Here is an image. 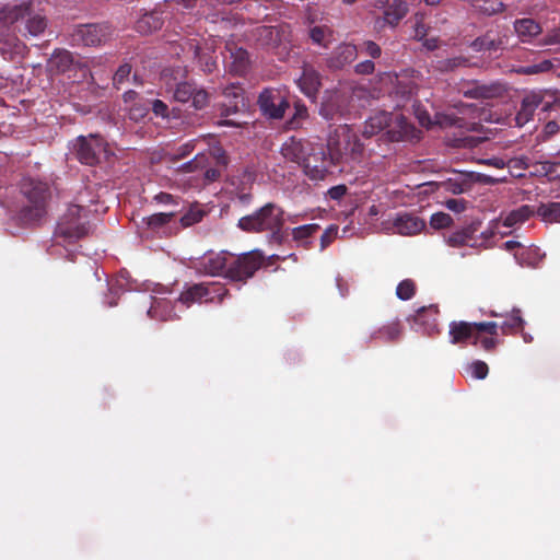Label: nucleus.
<instances>
[{"instance_id": "680f3d73", "label": "nucleus", "mask_w": 560, "mask_h": 560, "mask_svg": "<svg viewBox=\"0 0 560 560\" xmlns=\"http://www.w3.org/2000/svg\"><path fill=\"white\" fill-rule=\"evenodd\" d=\"M541 170L550 179L560 177V162L546 161L541 163Z\"/></svg>"}, {"instance_id": "338daca9", "label": "nucleus", "mask_w": 560, "mask_h": 560, "mask_svg": "<svg viewBox=\"0 0 560 560\" xmlns=\"http://www.w3.org/2000/svg\"><path fill=\"white\" fill-rule=\"evenodd\" d=\"M375 70V63L372 60H364L355 65L354 71L358 74H372Z\"/></svg>"}, {"instance_id": "a19ab883", "label": "nucleus", "mask_w": 560, "mask_h": 560, "mask_svg": "<svg viewBox=\"0 0 560 560\" xmlns=\"http://www.w3.org/2000/svg\"><path fill=\"white\" fill-rule=\"evenodd\" d=\"M132 71V67L130 63L125 62L118 67L116 72L113 75V85L115 89L120 90L122 84H125Z\"/></svg>"}, {"instance_id": "13d9d810", "label": "nucleus", "mask_w": 560, "mask_h": 560, "mask_svg": "<svg viewBox=\"0 0 560 560\" xmlns=\"http://www.w3.org/2000/svg\"><path fill=\"white\" fill-rule=\"evenodd\" d=\"M468 60L464 57H454L440 61V69L442 71H453L458 67L466 66Z\"/></svg>"}, {"instance_id": "f3484780", "label": "nucleus", "mask_w": 560, "mask_h": 560, "mask_svg": "<svg viewBox=\"0 0 560 560\" xmlns=\"http://www.w3.org/2000/svg\"><path fill=\"white\" fill-rule=\"evenodd\" d=\"M231 253L220 252V253H210L206 255L200 265L205 273L210 276H222L225 278V275L229 271Z\"/></svg>"}, {"instance_id": "58836bf2", "label": "nucleus", "mask_w": 560, "mask_h": 560, "mask_svg": "<svg viewBox=\"0 0 560 560\" xmlns=\"http://www.w3.org/2000/svg\"><path fill=\"white\" fill-rule=\"evenodd\" d=\"M195 90L196 86L191 82H179L174 90V98L177 102L186 103L191 98Z\"/></svg>"}, {"instance_id": "69168bd1", "label": "nucleus", "mask_w": 560, "mask_h": 560, "mask_svg": "<svg viewBox=\"0 0 560 560\" xmlns=\"http://www.w3.org/2000/svg\"><path fill=\"white\" fill-rule=\"evenodd\" d=\"M544 45H560V26L546 33L542 38Z\"/></svg>"}, {"instance_id": "2f4dec72", "label": "nucleus", "mask_w": 560, "mask_h": 560, "mask_svg": "<svg viewBox=\"0 0 560 560\" xmlns=\"http://www.w3.org/2000/svg\"><path fill=\"white\" fill-rule=\"evenodd\" d=\"M475 229L471 226L464 228L451 233L446 240L447 244L452 247H460L468 245L474 240Z\"/></svg>"}, {"instance_id": "5fc2aeb1", "label": "nucleus", "mask_w": 560, "mask_h": 560, "mask_svg": "<svg viewBox=\"0 0 560 560\" xmlns=\"http://www.w3.org/2000/svg\"><path fill=\"white\" fill-rule=\"evenodd\" d=\"M208 163V156L206 154H197L191 161L183 165L184 172H195L199 168L206 167Z\"/></svg>"}, {"instance_id": "4468645a", "label": "nucleus", "mask_w": 560, "mask_h": 560, "mask_svg": "<svg viewBox=\"0 0 560 560\" xmlns=\"http://www.w3.org/2000/svg\"><path fill=\"white\" fill-rule=\"evenodd\" d=\"M358 54V46L351 43H341L326 58V66L334 71L341 70L353 62Z\"/></svg>"}, {"instance_id": "393cba45", "label": "nucleus", "mask_w": 560, "mask_h": 560, "mask_svg": "<svg viewBox=\"0 0 560 560\" xmlns=\"http://www.w3.org/2000/svg\"><path fill=\"white\" fill-rule=\"evenodd\" d=\"M402 325L399 319H395L383 325L370 336V341L380 340L383 342H395L402 336Z\"/></svg>"}, {"instance_id": "20e7f679", "label": "nucleus", "mask_w": 560, "mask_h": 560, "mask_svg": "<svg viewBox=\"0 0 560 560\" xmlns=\"http://www.w3.org/2000/svg\"><path fill=\"white\" fill-rule=\"evenodd\" d=\"M448 337L452 345H478L479 334L498 336L499 325L497 322L470 323L465 320H453L448 326Z\"/></svg>"}, {"instance_id": "9b49d317", "label": "nucleus", "mask_w": 560, "mask_h": 560, "mask_svg": "<svg viewBox=\"0 0 560 560\" xmlns=\"http://www.w3.org/2000/svg\"><path fill=\"white\" fill-rule=\"evenodd\" d=\"M347 112V100L343 94L338 91H328L325 93L319 115L326 120H336L341 118Z\"/></svg>"}, {"instance_id": "49530a36", "label": "nucleus", "mask_w": 560, "mask_h": 560, "mask_svg": "<svg viewBox=\"0 0 560 560\" xmlns=\"http://www.w3.org/2000/svg\"><path fill=\"white\" fill-rule=\"evenodd\" d=\"M453 223V219L448 213L436 212L431 215L430 226L434 230L448 228Z\"/></svg>"}, {"instance_id": "0eeeda50", "label": "nucleus", "mask_w": 560, "mask_h": 560, "mask_svg": "<svg viewBox=\"0 0 560 560\" xmlns=\"http://www.w3.org/2000/svg\"><path fill=\"white\" fill-rule=\"evenodd\" d=\"M257 104L262 116L277 120L283 118L290 106L285 92L275 88L264 89L258 96Z\"/></svg>"}, {"instance_id": "a18cd8bd", "label": "nucleus", "mask_w": 560, "mask_h": 560, "mask_svg": "<svg viewBox=\"0 0 560 560\" xmlns=\"http://www.w3.org/2000/svg\"><path fill=\"white\" fill-rule=\"evenodd\" d=\"M393 3L396 4V8L393 12L386 11V20L390 24H397L406 14H407V4L402 1L393 0Z\"/></svg>"}, {"instance_id": "6e6552de", "label": "nucleus", "mask_w": 560, "mask_h": 560, "mask_svg": "<svg viewBox=\"0 0 560 560\" xmlns=\"http://www.w3.org/2000/svg\"><path fill=\"white\" fill-rule=\"evenodd\" d=\"M459 92L466 98L491 101L503 97L508 89L505 84L499 81L481 82L475 80L463 84Z\"/></svg>"}, {"instance_id": "4be33fe9", "label": "nucleus", "mask_w": 560, "mask_h": 560, "mask_svg": "<svg viewBox=\"0 0 560 560\" xmlns=\"http://www.w3.org/2000/svg\"><path fill=\"white\" fill-rule=\"evenodd\" d=\"M26 46L15 36L0 37V54L7 60H16L24 56Z\"/></svg>"}, {"instance_id": "f257e3e1", "label": "nucleus", "mask_w": 560, "mask_h": 560, "mask_svg": "<svg viewBox=\"0 0 560 560\" xmlns=\"http://www.w3.org/2000/svg\"><path fill=\"white\" fill-rule=\"evenodd\" d=\"M284 222V210L275 202H267L250 214L238 219L237 228L245 233L266 232L271 240L280 242Z\"/></svg>"}, {"instance_id": "bf43d9fd", "label": "nucleus", "mask_w": 560, "mask_h": 560, "mask_svg": "<svg viewBox=\"0 0 560 560\" xmlns=\"http://www.w3.org/2000/svg\"><path fill=\"white\" fill-rule=\"evenodd\" d=\"M472 376L477 380H483L487 377L489 368L486 362L477 360L470 364Z\"/></svg>"}, {"instance_id": "473e14b6", "label": "nucleus", "mask_w": 560, "mask_h": 560, "mask_svg": "<svg viewBox=\"0 0 560 560\" xmlns=\"http://www.w3.org/2000/svg\"><path fill=\"white\" fill-rule=\"evenodd\" d=\"M177 214V211L159 212L149 217H144L142 222L152 230L161 229L168 224Z\"/></svg>"}, {"instance_id": "3c124183", "label": "nucleus", "mask_w": 560, "mask_h": 560, "mask_svg": "<svg viewBox=\"0 0 560 560\" xmlns=\"http://www.w3.org/2000/svg\"><path fill=\"white\" fill-rule=\"evenodd\" d=\"M248 66V54L244 49H238L235 52V60L232 66V70L238 74H243L247 70Z\"/></svg>"}, {"instance_id": "c03bdc74", "label": "nucleus", "mask_w": 560, "mask_h": 560, "mask_svg": "<svg viewBox=\"0 0 560 560\" xmlns=\"http://www.w3.org/2000/svg\"><path fill=\"white\" fill-rule=\"evenodd\" d=\"M91 77L90 68L81 62H74L72 58V83L86 81Z\"/></svg>"}, {"instance_id": "8fccbe9b", "label": "nucleus", "mask_w": 560, "mask_h": 560, "mask_svg": "<svg viewBox=\"0 0 560 560\" xmlns=\"http://www.w3.org/2000/svg\"><path fill=\"white\" fill-rule=\"evenodd\" d=\"M149 106H150L149 101H147V102L138 101V103H133L132 105H130V107H129L130 119L139 120V119L144 118L147 116V114L149 113Z\"/></svg>"}, {"instance_id": "2eb2a0df", "label": "nucleus", "mask_w": 560, "mask_h": 560, "mask_svg": "<svg viewBox=\"0 0 560 560\" xmlns=\"http://www.w3.org/2000/svg\"><path fill=\"white\" fill-rule=\"evenodd\" d=\"M70 220L62 217L56 226L51 238L50 254L68 258L70 250Z\"/></svg>"}, {"instance_id": "f704fd0d", "label": "nucleus", "mask_w": 560, "mask_h": 560, "mask_svg": "<svg viewBox=\"0 0 560 560\" xmlns=\"http://www.w3.org/2000/svg\"><path fill=\"white\" fill-rule=\"evenodd\" d=\"M307 118H308L307 107L303 103L296 102L294 104V114L289 120H287L285 128L289 130H296L302 127L303 122Z\"/></svg>"}, {"instance_id": "774afa93", "label": "nucleus", "mask_w": 560, "mask_h": 560, "mask_svg": "<svg viewBox=\"0 0 560 560\" xmlns=\"http://www.w3.org/2000/svg\"><path fill=\"white\" fill-rule=\"evenodd\" d=\"M348 188L346 185L340 184L328 189L327 196L332 200H340L346 196Z\"/></svg>"}, {"instance_id": "0e129e2a", "label": "nucleus", "mask_w": 560, "mask_h": 560, "mask_svg": "<svg viewBox=\"0 0 560 560\" xmlns=\"http://www.w3.org/2000/svg\"><path fill=\"white\" fill-rule=\"evenodd\" d=\"M152 112L155 116H160L162 118L168 117V106L161 100H154L150 102Z\"/></svg>"}, {"instance_id": "72a5a7b5", "label": "nucleus", "mask_w": 560, "mask_h": 560, "mask_svg": "<svg viewBox=\"0 0 560 560\" xmlns=\"http://www.w3.org/2000/svg\"><path fill=\"white\" fill-rule=\"evenodd\" d=\"M534 214V210L530 206L524 205L520 208L511 211L505 220L504 225L506 226H514L516 224L523 223L527 221L532 215Z\"/></svg>"}, {"instance_id": "c85d7f7f", "label": "nucleus", "mask_w": 560, "mask_h": 560, "mask_svg": "<svg viewBox=\"0 0 560 560\" xmlns=\"http://www.w3.org/2000/svg\"><path fill=\"white\" fill-rule=\"evenodd\" d=\"M556 68V63L552 60L544 59L539 62L528 65V66H520L514 71L517 74L523 75H533L538 73H546L553 71Z\"/></svg>"}, {"instance_id": "864d4df0", "label": "nucleus", "mask_w": 560, "mask_h": 560, "mask_svg": "<svg viewBox=\"0 0 560 560\" xmlns=\"http://www.w3.org/2000/svg\"><path fill=\"white\" fill-rule=\"evenodd\" d=\"M203 211L198 209H190L180 218V223L184 228L191 226L202 220Z\"/></svg>"}, {"instance_id": "a878e982", "label": "nucleus", "mask_w": 560, "mask_h": 560, "mask_svg": "<svg viewBox=\"0 0 560 560\" xmlns=\"http://www.w3.org/2000/svg\"><path fill=\"white\" fill-rule=\"evenodd\" d=\"M389 121V113L378 112L365 120L361 133L364 138L369 139L378 135L381 131H386V126Z\"/></svg>"}, {"instance_id": "ea45409f", "label": "nucleus", "mask_w": 560, "mask_h": 560, "mask_svg": "<svg viewBox=\"0 0 560 560\" xmlns=\"http://www.w3.org/2000/svg\"><path fill=\"white\" fill-rule=\"evenodd\" d=\"M417 285L413 280L405 279L396 288V295L399 300L408 301L416 294Z\"/></svg>"}, {"instance_id": "de8ad7c7", "label": "nucleus", "mask_w": 560, "mask_h": 560, "mask_svg": "<svg viewBox=\"0 0 560 560\" xmlns=\"http://www.w3.org/2000/svg\"><path fill=\"white\" fill-rule=\"evenodd\" d=\"M536 109H534V107H532L529 104H528V101L525 100V97L522 100V103H521V107L516 114V122L517 125L520 126H523L524 124H526L528 120H530L534 116V113H535Z\"/></svg>"}, {"instance_id": "a211bd4d", "label": "nucleus", "mask_w": 560, "mask_h": 560, "mask_svg": "<svg viewBox=\"0 0 560 560\" xmlns=\"http://www.w3.org/2000/svg\"><path fill=\"white\" fill-rule=\"evenodd\" d=\"M439 307L435 304L422 306L413 315L416 324L423 326L429 335L435 334L438 329Z\"/></svg>"}, {"instance_id": "c9c22d12", "label": "nucleus", "mask_w": 560, "mask_h": 560, "mask_svg": "<svg viewBox=\"0 0 560 560\" xmlns=\"http://www.w3.org/2000/svg\"><path fill=\"white\" fill-rule=\"evenodd\" d=\"M170 302L165 300L154 299L150 308L148 310V315L151 318L159 320H167L170 318Z\"/></svg>"}, {"instance_id": "5701e85b", "label": "nucleus", "mask_w": 560, "mask_h": 560, "mask_svg": "<svg viewBox=\"0 0 560 560\" xmlns=\"http://www.w3.org/2000/svg\"><path fill=\"white\" fill-rule=\"evenodd\" d=\"M298 84L306 96L313 97L320 88V74L312 67H304Z\"/></svg>"}, {"instance_id": "b1692460", "label": "nucleus", "mask_w": 560, "mask_h": 560, "mask_svg": "<svg viewBox=\"0 0 560 560\" xmlns=\"http://www.w3.org/2000/svg\"><path fill=\"white\" fill-rule=\"evenodd\" d=\"M86 213L84 207L72 203V238H81L90 233L91 223Z\"/></svg>"}, {"instance_id": "603ef678", "label": "nucleus", "mask_w": 560, "mask_h": 560, "mask_svg": "<svg viewBox=\"0 0 560 560\" xmlns=\"http://www.w3.org/2000/svg\"><path fill=\"white\" fill-rule=\"evenodd\" d=\"M358 49L373 59L380 58L382 55L381 46L373 40H364Z\"/></svg>"}, {"instance_id": "aec40b11", "label": "nucleus", "mask_w": 560, "mask_h": 560, "mask_svg": "<svg viewBox=\"0 0 560 560\" xmlns=\"http://www.w3.org/2000/svg\"><path fill=\"white\" fill-rule=\"evenodd\" d=\"M164 23L162 12L150 11L143 13L135 24V30L142 34L148 35L162 28Z\"/></svg>"}, {"instance_id": "09e8293b", "label": "nucleus", "mask_w": 560, "mask_h": 560, "mask_svg": "<svg viewBox=\"0 0 560 560\" xmlns=\"http://www.w3.org/2000/svg\"><path fill=\"white\" fill-rule=\"evenodd\" d=\"M444 189L454 195H459L468 190L470 183L468 180H458L450 178L443 183Z\"/></svg>"}, {"instance_id": "4c0bfd02", "label": "nucleus", "mask_w": 560, "mask_h": 560, "mask_svg": "<svg viewBox=\"0 0 560 560\" xmlns=\"http://www.w3.org/2000/svg\"><path fill=\"white\" fill-rule=\"evenodd\" d=\"M500 44H501V40L494 38L491 35V33H487L483 36L476 38L472 42L471 47L476 51H482V50L491 51V50H497L499 48Z\"/></svg>"}, {"instance_id": "4d7b16f0", "label": "nucleus", "mask_w": 560, "mask_h": 560, "mask_svg": "<svg viewBox=\"0 0 560 560\" xmlns=\"http://www.w3.org/2000/svg\"><path fill=\"white\" fill-rule=\"evenodd\" d=\"M192 106L196 109H202L205 108L209 103V94L203 89H197L195 90L192 96H191Z\"/></svg>"}, {"instance_id": "e2e57ef3", "label": "nucleus", "mask_w": 560, "mask_h": 560, "mask_svg": "<svg viewBox=\"0 0 560 560\" xmlns=\"http://www.w3.org/2000/svg\"><path fill=\"white\" fill-rule=\"evenodd\" d=\"M478 343L481 346L483 350L492 351L498 346L499 340L497 339V336L489 335L482 337L481 334H479Z\"/></svg>"}, {"instance_id": "6e6d98bb", "label": "nucleus", "mask_w": 560, "mask_h": 560, "mask_svg": "<svg viewBox=\"0 0 560 560\" xmlns=\"http://www.w3.org/2000/svg\"><path fill=\"white\" fill-rule=\"evenodd\" d=\"M328 33L329 30L326 26H314L310 30V37L313 40V43L320 45L323 47H327L325 38Z\"/></svg>"}, {"instance_id": "ddd939ff", "label": "nucleus", "mask_w": 560, "mask_h": 560, "mask_svg": "<svg viewBox=\"0 0 560 560\" xmlns=\"http://www.w3.org/2000/svg\"><path fill=\"white\" fill-rule=\"evenodd\" d=\"M313 148V144L307 140L290 137L282 143L280 153L287 161L301 166Z\"/></svg>"}, {"instance_id": "6ab92c4d", "label": "nucleus", "mask_w": 560, "mask_h": 560, "mask_svg": "<svg viewBox=\"0 0 560 560\" xmlns=\"http://www.w3.org/2000/svg\"><path fill=\"white\" fill-rule=\"evenodd\" d=\"M394 226L401 235H415L425 228V222L419 217L405 213L396 218Z\"/></svg>"}, {"instance_id": "7ed1b4c3", "label": "nucleus", "mask_w": 560, "mask_h": 560, "mask_svg": "<svg viewBox=\"0 0 560 560\" xmlns=\"http://www.w3.org/2000/svg\"><path fill=\"white\" fill-rule=\"evenodd\" d=\"M21 191L26 203L20 210L19 219L23 224H34L46 214L48 186L43 182L27 178L23 180Z\"/></svg>"}, {"instance_id": "9d476101", "label": "nucleus", "mask_w": 560, "mask_h": 560, "mask_svg": "<svg viewBox=\"0 0 560 560\" xmlns=\"http://www.w3.org/2000/svg\"><path fill=\"white\" fill-rule=\"evenodd\" d=\"M105 151L102 138L90 135L88 138L80 136L77 140V158L85 165L93 166L98 163L100 155Z\"/></svg>"}, {"instance_id": "37998d69", "label": "nucleus", "mask_w": 560, "mask_h": 560, "mask_svg": "<svg viewBox=\"0 0 560 560\" xmlns=\"http://www.w3.org/2000/svg\"><path fill=\"white\" fill-rule=\"evenodd\" d=\"M319 230V225L316 223H310L294 228L292 230V236L295 241H304L314 235Z\"/></svg>"}, {"instance_id": "f03ea898", "label": "nucleus", "mask_w": 560, "mask_h": 560, "mask_svg": "<svg viewBox=\"0 0 560 560\" xmlns=\"http://www.w3.org/2000/svg\"><path fill=\"white\" fill-rule=\"evenodd\" d=\"M0 24L3 27L14 26L24 35L38 36L46 26V20L34 10L31 3L7 5L0 9Z\"/></svg>"}, {"instance_id": "bb28decb", "label": "nucleus", "mask_w": 560, "mask_h": 560, "mask_svg": "<svg viewBox=\"0 0 560 560\" xmlns=\"http://www.w3.org/2000/svg\"><path fill=\"white\" fill-rule=\"evenodd\" d=\"M506 317V320L499 326L503 335H515L524 330L525 320L520 308L514 307Z\"/></svg>"}, {"instance_id": "412c9836", "label": "nucleus", "mask_w": 560, "mask_h": 560, "mask_svg": "<svg viewBox=\"0 0 560 560\" xmlns=\"http://www.w3.org/2000/svg\"><path fill=\"white\" fill-rule=\"evenodd\" d=\"M514 31L523 43H529L541 34L542 27L534 19L524 18L515 20Z\"/></svg>"}, {"instance_id": "f8f14e48", "label": "nucleus", "mask_w": 560, "mask_h": 560, "mask_svg": "<svg viewBox=\"0 0 560 560\" xmlns=\"http://www.w3.org/2000/svg\"><path fill=\"white\" fill-rule=\"evenodd\" d=\"M304 173L313 180L324 179L328 173V164L323 148H313L305 161L301 164Z\"/></svg>"}, {"instance_id": "1a4fd4ad", "label": "nucleus", "mask_w": 560, "mask_h": 560, "mask_svg": "<svg viewBox=\"0 0 560 560\" xmlns=\"http://www.w3.org/2000/svg\"><path fill=\"white\" fill-rule=\"evenodd\" d=\"M420 131L410 124L404 116L389 114V121L384 136L390 142L417 141L420 139Z\"/></svg>"}, {"instance_id": "79ce46f5", "label": "nucleus", "mask_w": 560, "mask_h": 560, "mask_svg": "<svg viewBox=\"0 0 560 560\" xmlns=\"http://www.w3.org/2000/svg\"><path fill=\"white\" fill-rule=\"evenodd\" d=\"M258 39L266 45H275L278 42L279 32L272 26H260L257 28Z\"/></svg>"}, {"instance_id": "7c9ffc66", "label": "nucleus", "mask_w": 560, "mask_h": 560, "mask_svg": "<svg viewBox=\"0 0 560 560\" xmlns=\"http://www.w3.org/2000/svg\"><path fill=\"white\" fill-rule=\"evenodd\" d=\"M537 214L547 223H560V202L541 203Z\"/></svg>"}, {"instance_id": "c756f323", "label": "nucleus", "mask_w": 560, "mask_h": 560, "mask_svg": "<svg viewBox=\"0 0 560 560\" xmlns=\"http://www.w3.org/2000/svg\"><path fill=\"white\" fill-rule=\"evenodd\" d=\"M207 289L206 303H222L229 296V290L221 282H203Z\"/></svg>"}, {"instance_id": "39448f33", "label": "nucleus", "mask_w": 560, "mask_h": 560, "mask_svg": "<svg viewBox=\"0 0 560 560\" xmlns=\"http://www.w3.org/2000/svg\"><path fill=\"white\" fill-rule=\"evenodd\" d=\"M265 259V255L259 249H254L241 255L232 254L225 279L232 282L245 283L261 268Z\"/></svg>"}, {"instance_id": "dca6fc26", "label": "nucleus", "mask_w": 560, "mask_h": 560, "mask_svg": "<svg viewBox=\"0 0 560 560\" xmlns=\"http://www.w3.org/2000/svg\"><path fill=\"white\" fill-rule=\"evenodd\" d=\"M223 95L228 102L222 105V116L246 110L247 101L244 89L240 84H230L223 90Z\"/></svg>"}, {"instance_id": "423d86ee", "label": "nucleus", "mask_w": 560, "mask_h": 560, "mask_svg": "<svg viewBox=\"0 0 560 560\" xmlns=\"http://www.w3.org/2000/svg\"><path fill=\"white\" fill-rule=\"evenodd\" d=\"M113 35L107 23L78 24L72 30V45L100 46Z\"/></svg>"}, {"instance_id": "cd10ccee", "label": "nucleus", "mask_w": 560, "mask_h": 560, "mask_svg": "<svg viewBox=\"0 0 560 560\" xmlns=\"http://www.w3.org/2000/svg\"><path fill=\"white\" fill-rule=\"evenodd\" d=\"M207 289L203 282L195 283L187 287L179 295L178 300L186 305H190L192 303H206Z\"/></svg>"}, {"instance_id": "052dcab7", "label": "nucleus", "mask_w": 560, "mask_h": 560, "mask_svg": "<svg viewBox=\"0 0 560 560\" xmlns=\"http://www.w3.org/2000/svg\"><path fill=\"white\" fill-rule=\"evenodd\" d=\"M338 233V226L337 225H329L323 235L320 236V249H325L327 246H329Z\"/></svg>"}, {"instance_id": "e433bc0d", "label": "nucleus", "mask_w": 560, "mask_h": 560, "mask_svg": "<svg viewBox=\"0 0 560 560\" xmlns=\"http://www.w3.org/2000/svg\"><path fill=\"white\" fill-rule=\"evenodd\" d=\"M415 115L418 119L419 124L422 127L430 128L433 125H444V121L441 119L440 115H435V119L433 120L429 114V112L424 108L420 103L413 105Z\"/></svg>"}]
</instances>
